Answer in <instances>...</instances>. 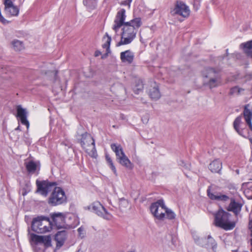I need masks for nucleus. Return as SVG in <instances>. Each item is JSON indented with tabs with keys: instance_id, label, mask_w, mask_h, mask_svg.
I'll return each instance as SVG.
<instances>
[{
	"instance_id": "4be33fe9",
	"label": "nucleus",
	"mask_w": 252,
	"mask_h": 252,
	"mask_svg": "<svg viewBox=\"0 0 252 252\" xmlns=\"http://www.w3.org/2000/svg\"><path fill=\"white\" fill-rule=\"evenodd\" d=\"M222 167L221 162L219 159L214 160L209 164V169L215 173H219Z\"/></svg>"
},
{
	"instance_id": "9b49d317",
	"label": "nucleus",
	"mask_w": 252,
	"mask_h": 252,
	"mask_svg": "<svg viewBox=\"0 0 252 252\" xmlns=\"http://www.w3.org/2000/svg\"><path fill=\"white\" fill-rule=\"evenodd\" d=\"M126 10L125 9H120L117 13L115 19L114 20V25L113 29L117 32L122 26H123L126 22H125L126 19Z\"/></svg>"
},
{
	"instance_id": "c9c22d12",
	"label": "nucleus",
	"mask_w": 252,
	"mask_h": 252,
	"mask_svg": "<svg viewBox=\"0 0 252 252\" xmlns=\"http://www.w3.org/2000/svg\"><path fill=\"white\" fill-rule=\"evenodd\" d=\"M4 4L5 6L4 9L9 7H11L14 5L11 0H4Z\"/></svg>"
},
{
	"instance_id": "7ed1b4c3",
	"label": "nucleus",
	"mask_w": 252,
	"mask_h": 252,
	"mask_svg": "<svg viewBox=\"0 0 252 252\" xmlns=\"http://www.w3.org/2000/svg\"><path fill=\"white\" fill-rule=\"evenodd\" d=\"M214 216V224L216 226L225 230H232L235 227V222L230 220L231 214L222 209H219Z\"/></svg>"
},
{
	"instance_id": "6e6552de",
	"label": "nucleus",
	"mask_w": 252,
	"mask_h": 252,
	"mask_svg": "<svg viewBox=\"0 0 252 252\" xmlns=\"http://www.w3.org/2000/svg\"><path fill=\"white\" fill-rule=\"evenodd\" d=\"M84 208L95 213L105 219L109 220L111 218L110 214L99 202H94L90 205L85 207Z\"/></svg>"
},
{
	"instance_id": "7c9ffc66",
	"label": "nucleus",
	"mask_w": 252,
	"mask_h": 252,
	"mask_svg": "<svg viewBox=\"0 0 252 252\" xmlns=\"http://www.w3.org/2000/svg\"><path fill=\"white\" fill-rule=\"evenodd\" d=\"M150 210L151 213L154 216V217L156 219H157L158 218V214H157L158 201L155 202L151 204V205L150 207Z\"/></svg>"
},
{
	"instance_id": "20e7f679",
	"label": "nucleus",
	"mask_w": 252,
	"mask_h": 252,
	"mask_svg": "<svg viewBox=\"0 0 252 252\" xmlns=\"http://www.w3.org/2000/svg\"><path fill=\"white\" fill-rule=\"evenodd\" d=\"M82 129L83 127L80 126L78 128V131ZM79 136H81V138L79 140V142L82 147L89 155L92 157L95 158L97 154L95 147L94 140L91 135L86 132L80 135L79 131H78L76 136L78 137Z\"/></svg>"
},
{
	"instance_id": "2f4dec72",
	"label": "nucleus",
	"mask_w": 252,
	"mask_h": 252,
	"mask_svg": "<svg viewBox=\"0 0 252 252\" xmlns=\"http://www.w3.org/2000/svg\"><path fill=\"white\" fill-rule=\"evenodd\" d=\"M106 161H107L108 163L109 164V165L110 167V168L112 169L114 173L115 174V175H117V171L116 169L115 168V166H114L112 160L111 159V158L109 157L108 155H106L105 156Z\"/></svg>"
},
{
	"instance_id": "393cba45",
	"label": "nucleus",
	"mask_w": 252,
	"mask_h": 252,
	"mask_svg": "<svg viewBox=\"0 0 252 252\" xmlns=\"http://www.w3.org/2000/svg\"><path fill=\"white\" fill-rule=\"evenodd\" d=\"M105 37H107V40L105 43L102 45V47L106 49L107 53L101 57L102 59L106 58L107 56L108 53L110 52V45L111 41V37L108 35L107 32L105 33V35L103 36V39H104Z\"/></svg>"
},
{
	"instance_id": "0eeeda50",
	"label": "nucleus",
	"mask_w": 252,
	"mask_h": 252,
	"mask_svg": "<svg viewBox=\"0 0 252 252\" xmlns=\"http://www.w3.org/2000/svg\"><path fill=\"white\" fill-rule=\"evenodd\" d=\"M190 12L189 7L181 1H177L174 9L171 11L172 15H177L184 18H188L190 15Z\"/></svg>"
},
{
	"instance_id": "aec40b11",
	"label": "nucleus",
	"mask_w": 252,
	"mask_h": 252,
	"mask_svg": "<svg viewBox=\"0 0 252 252\" xmlns=\"http://www.w3.org/2000/svg\"><path fill=\"white\" fill-rule=\"evenodd\" d=\"M240 46L248 56L252 58V40L242 43Z\"/></svg>"
},
{
	"instance_id": "37998d69",
	"label": "nucleus",
	"mask_w": 252,
	"mask_h": 252,
	"mask_svg": "<svg viewBox=\"0 0 252 252\" xmlns=\"http://www.w3.org/2000/svg\"><path fill=\"white\" fill-rule=\"evenodd\" d=\"M26 194H27V192L26 191L22 193V194L23 196H25V195H26Z\"/></svg>"
},
{
	"instance_id": "6ab92c4d",
	"label": "nucleus",
	"mask_w": 252,
	"mask_h": 252,
	"mask_svg": "<svg viewBox=\"0 0 252 252\" xmlns=\"http://www.w3.org/2000/svg\"><path fill=\"white\" fill-rule=\"evenodd\" d=\"M242 125V116H239L237 117L234 120L233 122V127L239 134L243 137H246L244 134V129L241 128Z\"/></svg>"
},
{
	"instance_id": "ea45409f",
	"label": "nucleus",
	"mask_w": 252,
	"mask_h": 252,
	"mask_svg": "<svg viewBox=\"0 0 252 252\" xmlns=\"http://www.w3.org/2000/svg\"><path fill=\"white\" fill-rule=\"evenodd\" d=\"M249 225H250V229L251 231V236H252V221H251L250 222Z\"/></svg>"
},
{
	"instance_id": "412c9836",
	"label": "nucleus",
	"mask_w": 252,
	"mask_h": 252,
	"mask_svg": "<svg viewBox=\"0 0 252 252\" xmlns=\"http://www.w3.org/2000/svg\"><path fill=\"white\" fill-rule=\"evenodd\" d=\"M242 206V205L241 203L232 200L228 206V210L232 211L236 215H237L241 210Z\"/></svg>"
},
{
	"instance_id": "39448f33",
	"label": "nucleus",
	"mask_w": 252,
	"mask_h": 252,
	"mask_svg": "<svg viewBox=\"0 0 252 252\" xmlns=\"http://www.w3.org/2000/svg\"><path fill=\"white\" fill-rule=\"evenodd\" d=\"M203 77L206 79L204 81V85L208 87L210 89L217 87L221 84L220 75L219 71L213 68H206L202 72Z\"/></svg>"
},
{
	"instance_id": "bb28decb",
	"label": "nucleus",
	"mask_w": 252,
	"mask_h": 252,
	"mask_svg": "<svg viewBox=\"0 0 252 252\" xmlns=\"http://www.w3.org/2000/svg\"><path fill=\"white\" fill-rule=\"evenodd\" d=\"M5 10V12L6 14L11 16H18L19 12V9L15 5L9 7Z\"/></svg>"
},
{
	"instance_id": "2eb2a0df",
	"label": "nucleus",
	"mask_w": 252,
	"mask_h": 252,
	"mask_svg": "<svg viewBox=\"0 0 252 252\" xmlns=\"http://www.w3.org/2000/svg\"><path fill=\"white\" fill-rule=\"evenodd\" d=\"M207 192L208 197L211 200L225 202L228 201L229 199V197L225 194H222L220 193L216 192H211L210 187H209L207 189Z\"/></svg>"
},
{
	"instance_id": "5701e85b",
	"label": "nucleus",
	"mask_w": 252,
	"mask_h": 252,
	"mask_svg": "<svg viewBox=\"0 0 252 252\" xmlns=\"http://www.w3.org/2000/svg\"><path fill=\"white\" fill-rule=\"evenodd\" d=\"M122 157L119 158L118 160V162L123 166L126 167L128 169H131L132 168V164L128 158L125 155H122Z\"/></svg>"
},
{
	"instance_id": "cd10ccee",
	"label": "nucleus",
	"mask_w": 252,
	"mask_h": 252,
	"mask_svg": "<svg viewBox=\"0 0 252 252\" xmlns=\"http://www.w3.org/2000/svg\"><path fill=\"white\" fill-rule=\"evenodd\" d=\"M26 167L28 172L34 173L37 169V164L32 160L25 163Z\"/></svg>"
},
{
	"instance_id": "a878e982",
	"label": "nucleus",
	"mask_w": 252,
	"mask_h": 252,
	"mask_svg": "<svg viewBox=\"0 0 252 252\" xmlns=\"http://www.w3.org/2000/svg\"><path fill=\"white\" fill-rule=\"evenodd\" d=\"M12 48L16 51H20L24 49L23 42L18 39H14L11 42Z\"/></svg>"
},
{
	"instance_id": "c85d7f7f",
	"label": "nucleus",
	"mask_w": 252,
	"mask_h": 252,
	"mask_svg": "<svg viewBox=\"0 0 252 252\" xmlns=\"http://www.w3.org/2000/svg\"><path fill=\"white\" fill-rule=\"evenodd\" d=\"M149 95L151 99L153 100L156 101L158 100V87L155 86L154 87L150 88L148 92Z\"/></svg>"
},
{
	"instance_id": "a19ab883",
	"label": "nucleus",
	"mask_w": 252,
	"mask_h": 252,
	"mask_svg": "<svg viewBox=\"0 0 252 252\" xmlns=\"http://www.w3.org/2000/svg\"><path fill=\"white\" fill-rule=\"evenodd\" d=\"M83 231V228H82V227H79L78 229V232L80 234H81L82 233V232Z\"/></svg>"
},
{
	"instance_id": "58836bf2",
	"label": "nucleus",
	"mask_w": 252,
	"mask_h": 252,
	"mask_svg": "<svg viewBox=\"0 0 252 252\" xmlns=\"http://www.w3.org/2000/svg\"><path fill=\"white\" fill-rule=\"evenodd\" d=\"M100 55H101V52L99 51H95V52L94 53V55L95 57H98Z\"/></svg>"
},
{
	"instance_id": "f03ea898",
	"label": "nucleus",
	"mask_w": 252,
	"mask_h": 252,
	"mask_svg": "<svg viewBox=\"0 0 252 252\" xmlns=\"http://www.w3.org/2000/svg\"><path fill=\"white\" fill-rule=\"evenodd\" d=\"M141 23L140 18H136L126 22L122 28L121 40L117 44V46L130 43L135 37L136 29L139 28Z\"/></svg>"
},
{
	"instance_id": "f3484780",
	"label": "nucleus",
	"mask_w": 252,
	"mask_h": 252,
	"mask_svg": "<svg viewBox=\"0 0 252 252\" xmlns=\"http://www.w3.org/2000/svg\"><path fill=\"white\" fill-rule=\"evenodd\" d=\"M249 107H250V105L249 104L245 105L243 111V115L246 122L248 125L251 131H252V109H250Z\"/></svg>"
},
{
	"instance_id": "a211bd4d",
	"label": "nucleus",
	"mask_w": 252,
	"mask_h": 252,
	"mask_svg": "<svg viewBox=\"0 0 252 252\" xmlns=\"http://www.w3.org/2000/svg\"><path fill=\"white\" fill-rule=\"evenodd\" d=\"M134 57V53L129 50L122 52L120 54L121 60L123 63H131L133 62Z\"/></svg>"
},
{
	"instance_id": "72a5a7b5",
	"label": "nucleus",
	"mask_w": 252,
	"mask_h": 252,
	"mask_svg": "<svg viewBox=\"0 0 252 252\" xmlns=\"http://www.w3.org/2000/svg\"><path fill=\"white\" fill-rule=\"evenodd\" d=\"M179 165L183 168L182 169L184 171L189 170L190 169V164L189 163H186L185 161L183 160L180 161Z\"/></svg>"
},
{
	"instance_id": "79ce46f5",
	"label": "nucleus",
	"mask_w": 252,
	"mask_h": 252,
	"mask_svg": "<svg viewBox=\"0 0 252 252\" xmlns=\"http://www.w3.org/2000/svg\"><path fill=\"white\" fill-rule=\"evenodd\" d=\"M15 130H20V126H19L17 128H15Z\"/></svg>"
},
{
	"instance_id": "4468645a",
	"label": "nucleus",
	"mask_w": 252,
	"mask_h": 252,
	"mask_svg": "<svg viewBox=\"0 0 252 252\" xmlns=\"http://www.w3.org/2000/svg\"><path fill=\"white\" fill-rule=\"evenodd\" d=\"M195 240L198 245L203 247L206 245L208 248L211 247L213 251H215L217 248V243L210 235H208L207 239L206 238H201Z\"/></svg>"
},
{
	"instance_id": "4c0bfd02",
	"label": "nucleus",
	"mask_w": 252,
	"mask_h": 252,
	"mask_svg": "<svg viewBox=\"0 0 252 252\" xmlns=\"http://www.w3.org/2000/svg\"><path fill=\"white\" fill-rule=\"evenodd\" d=\"M0 22L3 24H6L8 23V22L6 19H5L1 15L0 16Z\"/></svg>"
},
{
	"instance_id": "9d476101",
	"label": "nucleus",
	"mask_w": 252,
	"mask_h": 252,
	"mask_svg": "<svg viewBox=\"0 0 252 252\" xmlns=\"http://www.w3.org/2000/svg\"><path fill=\"white\" fill-rule=\"evenodd\" d=\"M28 231L31 241L34 242L35 244H43L46 247L51 246V238L50 236H39L34 233H31L29 229Z\"/></svg>"
},
{
	"instance_id": "c03bdc74",
	"label": "nucleus",
	"mask_w": 252,
	"mask_h": 252,
	"mask_svg": "<svg viewBox=\"0 0 252 252\" xmlns=\"http://www.w3.org/2000/svg\"><path fill=\"white\" fill-rule=\"evenodd\" d=\"M57 74V71H56V72H55V76H56Z\"/></svg>"
},
{
	"instance_id": "c756f323",
	"label": "nucleus",
	"mask_w": 252,
	"mask_h": 252,
	"mask_svg": "<svg viewBox=\"0 0 252 252\" xmlns=\"http://www.w3.org/2000/svg\"><path fill=\"white\" fill-rule=\"evenodd\" d=\"M143 89V84L141 80H138L135 82V86L133 88V90L135 94H139Z\"/></svg>"
},
{
	"instance_id": "f8f14e48",
	"label": "nucleus",
	"mask_w": 252,
	"mask_h": 252,
	"mask_svg": "<svg viewBox=\"0 0 252 252\" xmlns=\"http://www.w3.org/2000/svg\"><path fill=\"white\" fill-rule=\"evenodd\" d=\"M53 222L58 229L63 228L65 225V217L62 213H53L50 214Z\"/></svg>"
},
{
	"instance_id": "f257e3e1",
	"label": "nucleus",
	"mask_w": 252,
	"mask_h": 252,
	"mask_svg": "<svg viewBox=\"0 0 252 252\" xmlns=\"http://www.w3.org/2000/svg\"><path fill=\"white\" fill-rule=\"evenodd\" d=\"M37 191L43 195L46 196L48 192L54 188V190L49 198L48 203L52 206H56L65 202L66 197L64 191L60 187H56L55 182H50L48 181H36Z\"/></svg>"
},
{
	"instance_id": "1a4fd4ad",
	"label": "nucleus",
	"mask_w": 252,
	"mask_h": 252,
	"mask_svg": "<svg viewBox=\"0 0 252 252\" xmlns=\"http://www.w3.org/2000/svg\"><path fill=\"white\" fill-rule=\"evenodd\" d=\"M158 207H160L165 210L164 213H161L160 214H158V220H163L164 218L172 220L175 218L176 214L172 210L165 206L162 199H158Z\"/></svg>"
},
{
	"instance_id": "dca6fc26",
	"label": "nucleus",
	"mask_w": 252,
	"mask_h": 252,
	"mask_svg": "<svg viewBox=\"0 0 252 252\" xmlns=\"http://www.w3.org/2000/svg\"><path fill=\"white\" fill-rule=\"evenodd\" d=\"M67 232L65 230L58 231L55 236V240L57 242L56 247L60 249L64 243L66 239Z\"/></svg>"
},
{
	"instance_id": "423d86ee",
	"label": "nucleus",
	"mask_w": 252,
	"mask_h": 252,
	"mask_svg": "<svg viewBox=\"0 0 252 252\" xmlns=\"http://www.w3.org/2000/svg\"><path fill=\"white\" fill-rule=\"evenodd\" d=\"M52 222L47 217L40 216L33 219L32 222V230L37 233H43L52 229Z\"/></svg>"
},
{
	"instance_id": "b1692460",
	"label": "nucleus",
	"mask_w": 252,
	"mask_h": 252,
	"mask_svg": "<svg viewBox=\"0 0 252 252\" xmlns=\"http://www.w3.org/2000/svg\"><path fill=\"white\" fill-rule=\"evenodd\" d=\"M112 150L115 153L117 160L122 157V155H125L123 148L120 145L113 143L111 145Z\"/></svg>"
},
{
	"instance_id": "e433bc0d",
	"label": "nucleus",
	"mask_w": 252,
	"mask_h": 252,
	"mask_svg": "<svg viewBox=\"0 0 252 252\" xmlns=\"http://www.w3.org/2000/svg\"><path fill=\"white\" fill-rule=\"evenodd\" d=\"M132 0H125L122 2V4L125 5H127L128 8L130 7V3L131 2Z\"/></svg>"
},
{
	"instance_id": "473e14b6",
	"label": "nucleus",
	"mask_w": 252,
	"mask_h": 252,
	"mask_svg": "<svg viewBox=\"0 0 252 252\" xmlns=\"http://www.w3.org/2000/svg\"><path fill=\"white\" fill-rule=\"evenodd\" d=\"M244 89L238 87V86H235L232 88L230 89L229 94L230 95H239L241 94L242 91H243Z\"/></svg>"
},
{
	"instance_id": "ddd939ff",
	"label": "nucleus",
	"mask_w": 252,
	"mask_h": 252,
	"mask_svg": "<svg viewBox=\"0 0 252 252\" xmlns=\"http://www.w3.org/2000/svg\"><path fill=\"white\" fill-rule=\"evenodd\" d=\"M27 116L28 112L26 109L23 108L21 105L17 106L16 117L19 118L21 123L25 125L28 129L30 126V123L27 120Z\"/></svg>"
},
{
	"instance_id": "f704fd0d",
	"label": "nucleus",
	"mask_w": 252,
	"mask_h": 252,
	"mask_svg": "<svg viewBox=\"0 0 252 252\" xmlns=\"http://www.w3.org/2000/svg\"><path fill=\"white\" fill-rule=\"evenodd\" d=\"M119 205L120 208H126L128 205V202L125 198H122L119 199Z\"/></svg>"
}]
</instances>
